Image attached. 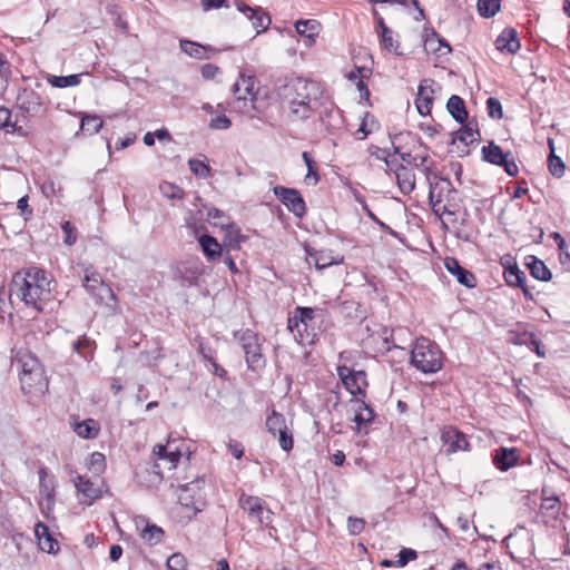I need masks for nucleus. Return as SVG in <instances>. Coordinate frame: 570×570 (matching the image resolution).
<instances>
[{
  "mask_svg": "<svg viewBox=\"0 0 570 570\" xmlns=\"http://www.w3.org/2000/svg\"><path fill=\"white\" fill-rule=\"evenodd\" d=\"M284 96L288 105V117L292 120H304L322 106L324 91L318 82L297 78L286 85Z\"/></svg>",
  "mask_w": 570,
  "mask_h": 570,
  "instance_id": "obj_1",
  "label": "nucleus"
},
{
  "mask_svg": "<svg viewBox=\"0 0 570 570\" xmlns=\"http://www.w3.org/2000/svg\"><path fill=\"white\" fill-rule=\"evenodd\" d=\"M11 291L27 305L35 308L38 313L43 311L46 303L51 301L50 281L45 271L31 267L24 276L14 275L11 284Z\"/></svg>",
  "mask_w": 570,
  "mask_h": 570,
  "instance_id": "obj_2",
  "label": "nucleus"
},
{
  "mask_svg": "<svg viewBox=\"0 0 570 570\" xmlns=\"http://www.w3.org/2000/svg\"><path fill=\"white\" fill-rule=\"evenodd\" d=\"M411 364L424 374L436 373L443 366V353L429 338H417L411 351Z\"/></svg>",
  "mask_w": 570,
  "mask_h": 570,
  "instance_id": "obj_3",
  "label": "nucleus"
},
{
  "mask_svg": "<svg viewBox=\"0 0 570 570\" xmlns=\"http://www.w3.org/2000/svg\"><path fill=\"white\" fill-rule=\"evenodd\" d=\"M205 476H197L190 482L180 484L178 500L180 504L193 511L194 514L203 511L206 505Z\"/></svg>",
  "mask_w": 570,
  "mask_h": 570,
  "instance_id": "obj_4",
  "label": "nucleus"
},
{
  "mask_svg": "<svg viewBox=\"0 0 570 570\" xmlns=\"http://www.w3.org/2000/svg\"><path fill=\"white\" fill-rule=\"evenodd\" d=\"M234 338L239 343L249 370L256 372L265 366V358L262 354V347L258 336L252 330H240L234 333Z\"/></svg>",
  "mask_w": 570,
  "mask_h": 570,
  "instance_id": "obj_5",
  "label": "nucleus"
},
{
  "mask_svg": "<svg viewBox=\"0 0 570 570\" xmlns=\"http://www.w3.org/2000/svg\"><path fill=\"white\" fill-rule=\"evenodd\" d=\"M316 317V309L312 307H296L294 315L288 317L287 328L294 335L295 340L301 343H312L315 334L309 332V325Z\"/></svg>",
  "mask_w": 570,
  "mask_h": 570,
  "instance_id": "obj_6",
  "label": "nucleus"
},
{
  "mask_svg": "<svg viewBox=\"0 0 570 570\" xmlns=\"http://www.w3.org/2000/svg\"><path fill=\"white\" fill-rule=\"evenodd\" d=\"M82 285L97 304L107 306L116 304L114 291L104 282L102 276L91 267L85 269Z\"/></svg>",
  "mask_w": 570,
  "mask_h": 570,
  "instance_id": "obj_7",
  "label": "nucleus"
},
{
  "mask_svg": "<svg viewBox=\"0 0 570 570\" xmlns=\"http://www.w3.org/2000/svg\"><path fill=\"white\" fill-rule=\"evenodd\" d=\"M154 473L163 476L164 470L171 471L181 458V450L177 441L168 440L166 444H157L153 450Z\"/></svg>",
  "mask_w": 570,
  "mask_h": 570,
  "instance_id": "obj_8",
  "label": "nucleus"
},
{
  "mask_svg": "<svg viewBox=\"0 0 570 570\" xmlns=\"http://www.w3.org/2000/svg\"><path fill=\"white\" fill-rule=\"evenodd\" d=\"M267 431L274 436H278V444L282 450L289 452L294 445L293 433L286 424L285 416L276 410H272L266 417Z\"/></svg>",
  "mask_w": 570,
  "mask_h": 570,
  "instance_id": "obj_9",
  "label": "nucleus"
},
{
  "mask_svg": "<svg viewBox=\"0 0 570 570\" xmlns=\"http://www.w3.org/2000/svg\"><path fill=\"white\" fill-rule=\"evenodd\" d=\"M239 505L250 519L257 521L262 527H267L272 522L273 512L263 499L243 493L239 498Z\"/></svg>",
  "mask_w": 570,
  "mask_h": 570,
  "instance_id": "obj_10",
  "label": "nucleus"
},
{
  "mask_svg": "<svg viewBox=\"0 0 570 570\" xmlns=\"http://www.w3.org/2000/svg\"><path fill=\"white\" fill-rule=\"evenodd\" d=\"M482 155L485 161L497 166H502L509 176L518 175L519 167L511 153H503L502 148L495 142L491 141L488 146H483Z\"/></svg>",
  "mask_w": 570,
  "mask_h": 570,
  "instance_id": "obj_11",
  "label": "nucleus"
},
{
  "mask_svg": "<svg viewBox=\"0 0 570 570\" xmlns=\"http://www.w3.org/2000/svg\"><path fill=\"white\" fill-rule=\"evenodd\" d=\"M273 191L275 196H277V198L282 202V204L295 216L302 217L305 215L306 205L297 189L287 188L284 186H275Z\"/></svg>",
  "mask_w": 570,
  "mask_h": 570,
  "instance_id": "obj_12",
  "label": "nucleus"
},
{
  "mask_svg": "<svg viewBox=\"0 0 570 570\" xmlns=\"http://www.w3.org/2000/svg\"><path fill=\"white\" fill-rule=\"evenodd\" d=\"M21 390L27 395H42L48 390L45 370L20 373Z\"/></svg>",
  "mask_w": 570,
  "mask_h": 570,
  "instance_id": "obj_13",
  "label": "nucleus"
},
{
  "mask_svg": "<svg viewBox=\"0 0 570 570\" xmlns=\"http://www.w3.org/2000/svg\"><path fill=\"white\" fill-rule=\"evenodd\" d=\"M479 139V130L473 127L472 122H468L453 134L451 144L456 145L459 156H465L470 153L469 147Z\"/></svg>",
  "mask_w": 570,
  "mask_h": 570,
  "instance_id": "obj_14",
  "label": "nucleus"
},
{
  "mask_svg": "<svg viewBox=\"0 0 570 570\" xmlns=\"http://www.w3.org/2000/svg\"><path fill=\"white\" fill-rule=\"evenodd\" d=\"M73 484L80 495V503L91 505L96 500L102 497V489L83 475H77Z\"/></svg>",
  "mask_w": 570,
  "mask_h": 570,
  "instance_id": "obj_15",
  "label": "nucleus"
},
{
  "mask_svg": "<svg viewBox=\"0 0 570 570\" xmlns=\"http://www.w3.org/2000/svg\"><path fill=\"white\" fill-rule=\"evenodd\" d=\"M441 440L448 445L446 453L452 454L458 451H469L470 443L466 435L454 426H444L441 434Z\"/></svg>",
  "mask_w": 570,
  "mask_h": 570,
  "instance_id": "obj_16",
  "label": "nucleus"
},
{
  "mask_svg": "<svg viewBox=\"0 0 570 570\" xmlns=\"http://www.w3.org/2000/svg\"><path fill=\"white\" fill-rule=\"evenodd\" d=\"M434 83L435 82L432 79H424L419 85L415 106L419 114L422 116H426L431 112L433 104Z\"/></svg>",
  "mask_w": 570,
  "mask_h": 570,
  "instance_id": "obj_17",
  "label": "nucleus"
},
{
  "mask_svg": "<svg viewBox=\"0 0 570 570\" xmlns=\"http://www.w3.org/2000/svg\"><path fill=\"white\" fill-rule=\"evenodd\" d=\"M305 253L307 263L314 264V266L320 271L332 265L341 264L344 261L343 256H333L331 250H315L309 246H305Z\"/></svg>",
  "mask_w": 570,
  "mask_h": 570,
  "instance_id": "obj_18",
  "label": "nucleus"
},
{
  "mask_svg": "<svg viewBox=\"0 0 570 570\" xmlns=\"http://www.w3.org/2000/svg\"><path fill=\"white\" fill-rule=\"evenodd\" d=\"M519 460L520 453L515 448L500 446L499 449L494 450L492 455V462L494 466L502 472H505L509 469L515 466Z\"/></svg>",
  "mask_w": 570,
  "mask_h": 570,
  "instance_id": "obj_19",
  "label": "nucleus"
},
{
  "mask_svg": "<svg viewBox=\"0 0 570 570\" xmlns=\"http://www.w3.org/2000/svg\"><path fill=\"white\" fill-rule=\"evenodd\" d=\"M237 9L245 13L247 18L252 21L253 28L257 30V33L266 30L272 20L267 12H265L262 8H250L246 4L237 3Z\"/></svg>",
  "mask_w": 570,
  "mask_h": 570,
  "instance_id": "obj_20",
  "label": "nucleus"
},
{
  "mask_svg": "<svg viewBox=\"0 0 570 570\" xmlns=\"http://www.w3.org/2000/svg\"><path fill=\"white\" fill-rule=\"evenodd\" d=\"M233 92L236 100L243 102V107L246 106L248 99L253 101L255 98L254 77L240 73L239 79L233 86Z\"/></svg>",
  "mask_w": 570,
  "mask_h": 570,
  "instance_id": "obj_21",
  "label": "nucleus"
},
{
  "mask_svg": "<svg viewBox=\"0 0 570 570\" xmlns=\"http://www.w3.org/2000/svg\"><path fill=\"white\" fill-rule=\"evenodd\" d=\"M444 267L450 274L456 276V279L460 284L469 288L475 286V276L470 271L462 267L458 259L453 257H446L444 259Z\"/></svg>",
  "mask_w": 570,
  "mask_h": 570,
  "instance_id": "obj_22",
  "label": "nucleus"
},
{
  "mask_svg": "<svg viewBox=\"0 0 570 570\" xmlns=\"http://www.w3.org/2000/svg\"><path fill=\"white\" fill-rule=\"evenodd\" d=\"M504 281L509 286L520 287L528 299H533L530 288L525 285V273L517 264L507 268L503 273Z\"/></svg>",
  "mask_w": 570,
  "mask_h": 570,
  "instance_id": "obj_23",
  "label": "nucleus"
},
{
  "mask_svg": "<svg viewBox=\"0 0 570 570\" xmlns=\"http://www.w3.org/2000/svg\"><path fill=\"white\" fill-rule=\"evenodd\" d=\"M495 48L505 53H515L520 49L518 32L513 28H505L495 40Z\"/></svg>",
  "mask_w": 570,
  "mask_h": 570,
  "instance_id": "obj_24",
  "label": "nucleus"
},
{
  "mask_svg": "<svg viewBox=\"0 0 570 570\" xmlns=\"http://www.w3.org/2000/svg\"><path fill=\"white\" fill-rule=\"evenodd\" d=\"M18 107L27 114H37L42 107L40 96L33 90H23L17 97Z\"/></svg>",
  "mask_w": 570,
  "mask_h": 570,
  "instance_id": "obj_25",
  "label": "nucleus"
},
{
  "mask_svg": "<svg viewBox=\"0 0 570 570\" xmlns=\"http://www.w3.org/2000/svg\"><path fill=\"white\" fill-rule=\"evenodd\" d=\"M354 403L356 405V410L353 422L356 424L357 433H362L363 426L373 422L375 413L374 410L362 400L356 399L354 400Z\"/></svg>",
  "mask_w": 570,
  "mask_h": 570,
  "instance_id": "obj_26",
  "label": "nucleus"
},
{
  "mask_svg": "<svg viewBox=\"0 0 570 570\" xmlns=\"http://www.w3.org/2000/svg\"><path fill=\"white\" fill-rule=\"evenodd\" d=\"M35 534L42 551L55 553L58 550V542L50 534L49 528L45 523L38 522L35 525Z\"/></svg>",
  "mask_w": 570,
  "mask_h": 570,
  "instance_id": "obj_27",
  "label": "nucleus"
},
{
  "mask_svg": "<svg viewBox=\"0 0 570 570\" xmlns=\"http://www.w3.org/2000/svg\"><path fill=\"white\" fill-rule=\"evenodd\" d=\"M397 186L403 195L411 194L415 188L414 173L403 165H399L395 170Z\"/></svg>",
  "mask_w": 570,
  "mask_h": 570,
  "instance_id": "obj_28",
  "label": "nucleus"
},
{
  "mask_svg": "<svg viewBox=\"0 0 570 570\" xmlns=\"http://www.w3.org/2000/svg\"><path fill=\"white\" fill-rule=\"evenodd\" d=\"M422 173L425 176V179L429 184L430 189L436 190L438 194L440 191H443L444 188H448L449 186V179L441 177L436 170L434 169V163L431 161L430 165H423L422 167H419ZM440 196V195H436Z\"/></svg>",
  "mask_w": 570,
  "mask_h": 570,
  "instance_id": "obj_29",
  "label": "nucleus"
},
{
  "mask_svg": "<svg viewBox=\"0 0 570 570\" xmlns=\"http://www.w3.org/2000/svg\"><path fill=\"white\" fill-rule=\"evenodd\" d=\"M14 360L20 373L33 372L36 368L43 370L37 356L28 350L18 351Z\"/></svg>",
  "mask_w": 570,
  "mask_h": 570,
  "instance_id": "obj_30",
  "label": "nucleus"
},
{
  "mask_svg": "<svg viewBox=\"0 0 570 570\" xmlns=\"http://www.w3.org/2000/svg\"><path fill=\"white\" fill-rule=\"evenodd\" d=\"M424 47L426 51H432L440 57L449 55L452 50L450 45L434 30L426 33Z\"/></svg>",
  "mask_w": 570,
  "mask_h": 570,
  "instance_id": "obj_31",
  "label": "nucleus"
},
{
  "mask_svg": "<svg viewBox=\"0 0 570 570\" xmlns=\"http://www.w3.org/2000/svg\"><path fill=\"white\" fill-rule=\"evenodd\" d=\"M446 109L459 124H464L468 120L465 102L460 96L452 95L446 102Z\"/></svg>",
  "mask_w": 570,
  "mask_h": 570,
  "instance_id": "obj_32",
  "label": "nucleus"
},
{
  "mask_svg": "<svg viewBox=\"0 0 570 570\" xmlns=\"http://www.w3.org/2000/svg\"><path fill=\"white\" fill-rule=\"evenodd\" d=\"M530 269V274L532 277L539 281L548 282L552 277L551 271L547 267V265L535 256H528L527 264Z\"/></svg>",
  "mask_w": 570,
  "mask_h": 570,
  "instance_id": "obj_33",
  "label": "nucleus"
},
{
  "mask_svg": "<svg viewBox=\"0 0 570 570\" xmlns=\"http://www.w3.org/2000/svg\"><path fill=\"white\" fill-rule=\"evenodd\" d=\"M198 243L208 261H214L222 255V246L215 237L205 234L198 238Z\"/></svg>",
  "mask_w": 570,
  "mask_h": 570,
  "instance_id": "obj_34",
  "label": "nucleus"
},
{
  "mask_svg": "<svg viewBox=\"0 0 570 570\" xmlns=\"http://www.w3.org/2000/svg\"><path fill=\"white\" fill-rule=\"evenodd\" d=\"M345 387L347 391H350L353 395H365V386L367 385L366 382V374L364 371H354L353 374H351L350 377H347V381H345Z\"/></svg>",
  "mask_w": 570,
  "mask_h": 570,
  "instance_id": "obj_35",
  "label": "nucleus"
},
{
  "mask_svg": "<svg viewBox=\"0 0 570 570\" xmlns=\"http://www.w3.org/2000/svg\"><path fill=\"white\" fill-rule=\"evenodd\" d=\"M295 29L298 35L307 39L306 43L311 45L320 32V23L316 20H298L295 23Z\"/></svg>",
  "mask_w": 570,
  "mask_h": 570,
  "instance_id": "obj_36",
  "label": "nucleus"
},
{
  "mask_svg": "<svg viewBox=\"0 0 570 570\" xmlns=\"http://www.w3.org/2000/svg\"><path fill=\"white\" fill-rule=\"evenodd\" d=\"M73 431L82 439H95L98 435L99 429L95 420L88 419L76 423Z\"/></svg>",
  "mask_w": 570,
  "mask_h": 570,
  "instance_id": "obj_37",
  "label": "nucleus"
},
{
  "mask_svg": "<svg viewBox=\"0 0 570 570\" xmlns=\"http://www.w3.org/2000/svg\"><path fill=\"white\" fill-rule=\"evenodd\" d=\"M436 195H438L436 190H433V189L429 190V199L430 200L434 199L435 203L456 204L455 199H456L458 191L452 186V183L450 179H449L448 188H444L443 191H440V194H439L440 196H436Z\"/></svg>",
  "mask_w": 570,
  "mask_h": 570,
  "instance_id": "obj_38",
  "label": "nucleus"
},
{
  "mask_svg": "<svg viewBox=\"0 0 570 570\" xmlns=\"http://www.w3.org/2000/svg\"><path fill=\"white\" fill-rule=\"evenodd\" d=\"M140 537L149 544H157L164 537V530L156 524L146 522V525L140 530Z\"/></svg>",
  "mask_w": 570,
  "mask_h": 570,
  "instance_id": "obj_39",
  "label": "nucleus"
},
{
  "mask_svg": "<svg viewBox=\"0 0 570 570\" xmlns=\"http://www.w3.org/2000/svg\"><path fill=\"white\" fill-rule=\"evenodd\" d=\"M48 83L56 88H67L75 87L80 83V75H69V76H53L49 75L47 77Z\"/></svg>",
  "mask_w": 570,
  "mask_h": 570,
  "instance_id": "obj_40",
  "label": "nucleus"
},
{
  "mask_svg": "<svg viewBox=\"0 0 570 570\" xmlns=\"http://www.w3.org/2000/svg\"><path fill=\"white\" fill-rule=\"evenodd\" d=\"M102 125H104V121L101 120L100 117H98L96 115H94V116L87 115V116L82 117V119H81L80 130L85 135L91 136V135L97 134L102 128Z\"/></svg>",
  "mask_w": 570,
  "mask_h": 570,
  "instance_id": "obj_41",
  "label": "nucleus"
},
{
  "mask_svg": "<svg viewBox=\"0 0 570 570\" xmlns=\"http://www.w3.org/2000/svg\"><path fill=\"white\" fill-rule=\"evenodd\" d=\"M432 209L435 215L442 217L446 216L451 223L455 222V213L458 212V204H443L435 203L434 199L430 200Z\"/></svg>",
  "mask_w": 570,
  "mask_h": 570,
  "instance_id": "obj_42",
  "label": "nucleus"
},
{
  "mask_svg": "<svg viewBox=\"0 0 570 570\" xmlns=\"http://www.w3.org/2000/svg\"><path fill=\"white\" fill-rule=\"evenodd\" d=\"M95 348V341L90 340L87 336L79 337L73 343V351L77 352L80 356H82L85 360H88Z\"/></svg>",
  "mask_w": 570,
  "mask_h": 570,
  "instance_id": "obj_43",
  "label": "nucleus"
},
{
  "mask_svg": "<svg viewBox=\"0 0 570 570\" xmlns=\"http://www.w3.org/2000/svg\"><path fill=\"white\" fill-rule=\"evenodd\" d=\"M540 509L543 514L556 519L560 511V501L558 497H547L542 499Z\"/></svg>",
  "mask_w": 570,
  "mask_h": 570,
  "instance_id": "obj_44",
  "label": "nucleus"
},
{
  "mask_svg": "<svg viewBox=\"0 0 570 570\" xmlns=\"http://www.w3.org/2000/svg\"><path fill=\"white\" fill-rule=\"evenodd\" d=\"M476 7L481 17L491 18L500 10V0H478Z\"/></svg>",
  "mask_w": 570,
  "mask_h": 570,
  "instance_id": "obj_45",
  "label": "nucleus"
},
{
  "mask_svg": "<svg viewBox=\"0 0 570 570\" xmlns=\"http://www.w3.org/2000/svg\"><path fill=\"white\" fill-rule=\"evenodd\" d=\"M304 163L307 167V174L305 176V181L308 185H316L320 181V175L316 170V165L314 159L307 151H304L302 155Z\"/></svg>",
  "mask_w": 570,
  "mask_h": 570,
  "instance_id": "obj_46",
  "label": "nucleus"
},
{
  "mask_svg": "<svg viewBox=\"0 0 570 570\" xmlns=\"http://www.w3.org/2000/svg\"><path fill=\"white\" fill-rule=\"evenodd\" d=\"M180 48L185 53H187L190 57H194L197 59L205 58L206 48L199 43H196V42H193L189 40H181Z\"/></svg>",
  "mask_w": 570,
  "mask_h": 570,
  "instance_id": "obj_47",
  "label": "nucleus"
},
{
  "mask_svg": "<svg viewBox=\"0 0 570 570\" xmlns=\"http://www.w3.org/2000/svg\"><path fill=\"white\" fill-rule=\"evenodd\" d=\"M551 148V155L549 156V171L554 177H561L564 174V164L562 159L556 155H553V145L552 141H549Z\"/></svg>",
  "mask_w": 570,
  "mask_h": 570,
  "instance_id": "obj_48",
  "label": "nucleus"
},
{
  "mask_svg": "<svg viewBox=\"0 0 570 570\" xmlns=\"http://www.w3.org/2000/svg\"><path fill=\"white\" fill-rule=\"evenodd\" d=\"M381 42L389 51L397 52L399 43L393 39V31L390 28H384L380 35Z\"/></svg>",
  "mask_w": 570,
  "mask_h": 570,
  "instance_id": "obj_49",
  "label": "nucleus"
},
{
  "mask_svg": "<svg viewBox=\"0 0 570 570\" xmlns=\"http://www.w3.org/2000/svg\"><path fill=\"white\" fill-rule=\"evenodd\" d=\"M187 567V560L181 553H174L167 559L168 570H185Z\"/></svg>",
  "mask_w": 570,
  "mask_h": 570,
  "instance_id": "obj_50",
  "label": "nucleus"
},
{
  "mask_svg": "<svg viewBox=\"0 0 570 570\" xmlns=\"http://www.w3.org/2000/svg\"><path fill=\"white\" fill-rule=\"evenodd\" d=\"M487 109L489 116L493 119H500L503 116L502 105L497 98L490 97L487 100Z\"/></svg>",
  "mask_w": 570,
  "mask_h": 570,
  "instance_id": "obj_51",
  "label": "nucleus"
},
{
  "mask_svg": "<svg viewBox=\"0 0 570 570\" xmlns=\"http://www.w3.org/2000/svg\"><path fill=\"white\" fill-rule=\"evenodd\" d=\"M417 557L416 551L407 548H403L399 554L397 560L395 561V567L402 568L406 566L410 561L415 560Z\"/></svg>",
  "mask_w": 570,
  "mask_h": 570,
  "instance_id": "obj_52",
  "label": "nucleus"
},
{
  "mask_svg": "<svg viewBox=\"0 0 570 570\" xmlns=\"http://www.w3.org/2000/svg\"><path fill=\"white\" fill-rule=\"evenodd\" d=\"M365 520L362 518L348 517L347 519V530L351 535L360 534L365 528Z\"/></svg>",
  "mask_w": 570,
  "mask_h": 570,
  "instance_id": "obj_53",
  "label": "nucleus"
},
{
  "mask_svg": "<svg viewBox=\"0 0 570 570\" xmlns=\"http://www.w3.org/2000/svg\"><path fill=\"white\" fill-rule=\"evenodd\" d=\"M189 168L195 175L200 177H207L210 171L208 165L197 159L189 160Z\"/></svg>",
  "mask_w": 570,
  "mask_h": 570,
  "instance_id": "obj_54",
  "label": "nucleus"
},
{
  "mask_svg": "<svg viewBox=\"0 0 570 570\" xmlns=\"http://www.w3.org/2000/svg\"><path fill=\"white\" fill-rule=\"evenodd\" d=\"M370 154L371 156L375 157L379 160H383L387 166H390L389 157L391 156V153L389 149L380 148L377 146H371Z\"/></svg>",
  "mask_w": 570,
  "mask_h": 570,
  "instance_id": "obj_55",
  "label": "nucleus"
},
{
  "mask_svg": "<svg viewBox=\"0 0 570 570\" xmlns=\"http://www.w3.org/2000/svg\"><path fill=\"white\" fill-rule=\"evenodd\" d=\"M232 125V121L229 118H227L225 115L216 116L210 120V128L213 129H227Z\"/></svg>",
  "mask_w": 570,
  "mask_h": 570,
  "instance_id": "obj_56",
  "label": "nucleus"
},
{
  "mask_svg": "<svg viewBox=\"0 0 570 570\" xmlns=\"http://www.w3.org/2000/svg\"><path fill=\"white\" fill-rule=\"evenodd\" d=\"M401 159L410 165H413L414 167L419 168L422 167L424 164L429 161V155L425 154L423 157H421V163H417V157L412 156L411 153H403L401 154Z\"/></svg>",
  "mask_w": 570,
  "mask_h": 570,
  "instance_id": "obj_57",
  "label": "nucleus"
},
{
  "mask_svg": "<svg viewBox=\"0 0 570 570\" xmlns=\"http://www.w3.org/2000/svg\"><path fill=\"white\" fill-rule=\"evenodd\" d=\"M160 189L163 190L164 195L167 196L168 198H181L183 196V190L177 187V186H174L171 184H164L160 186Z\"/></svg>",
  "mask_w": 570,
  "mask_h": 570,
  "instance_id": "obj_58",
  "label": "nucleus"
},
{
  "mask_svg": "<svg viewBox=\"0 0 570 570\" xmlns=\"http://www.w3.org/2000/svg\"><path fill=\"white\" fill-rule=\"evenodd\" d=\"M17 208L20 210L23 218L27 220L32 216V208L28 204V196L21 197L17 203Z\"/></svg>",
  "mask_w": 570,
  "mask_h": 570,
  "instance_id": "obj_59",
  "label": "nucleus"
},
{
  "mask_svg": "<svg viewBox=\"0 0 570 570\" xmlns=\"http://www.w3.org/2000/svg\"><path fill=\"white\" fill-rule=\"evenodd\" d=\"M61 228L66 234L65 243L67 245H73L76 243L77 237H76V234L73 233V227L71 226L70 222H65L61 225Z\"/></svg>",
  "mask_w": 570,
  "mask_h": 570,
  "instance_id": "obj_60",
  "label": "nucleus"
},
{
  "mask_svg": "<svg viewBox=\"0 0 570 570\" xmlns=\"http://www.w3.org/2000/svg\"><path fill=\"white\" fill-rule=\"evenodd\" d=\"M379 335L383 340L382 350L391 351V348H392V345H391V342H392V330H390L389 327H382L380 333H379Z\"/></svg>",
  "mask_w": 570,
  "mask_h": 570,
  "instance_id": "obj_61",
  "label": "nucleus"
},
{
  "mask_svg": "<svg viewBox=\"0 0 570 570\" xmlns=\"http://www.w3.org/2000/svg\"><path fill=\"white\" fill-rule=\"evenodd\" d=\"M228 450L235 459H240L244 455V446L238 441L230 440Z\"/></svg>",
  "mask_w": 570,
  "mask_h": 570,
  "instance_id": "obj_62",
  "label": "nucleus"
},
{
  "mask_svg": "<svg viewBox=\"0 0 570 570\" xmlns=\"http://www.w3.org/2000/svg\"><path fill=\"white\" fill-rule=\"evenodd\" d=\"M207 216L209 219L214 220L215 225H220L222 227L225 226V223L222 220V218L225 216L224 213L218 208H210L207 213Z\"/></svg>",
  "mask_w": 570,
  "mask_h": 570,
  "instance_id": "obj_63",
  "label": "nucleus"
},
{
  "mask_svg": "<svg viewBox=\"0 0 570 570\" xmlns=\"http://www.w3.org/2000/svg\"><path fill=\"white\" fill-rule=\"evenodd\" d=\"M370 70L366 68L355 67L354 70L350 71L347 78L351 81H358V79L367 77Z\"/></svg>",
  "mask_w": 570,
  "mask_h": 570,
  "instance_id": "obj_64",
  "label": "nucleus"
}]
</instances>
